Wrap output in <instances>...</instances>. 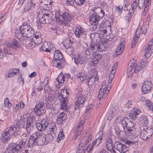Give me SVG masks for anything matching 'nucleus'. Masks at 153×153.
Wrapping results in <instances>:
<instances>
[{
  "label": "nucleus",
  "instance_id": "obj_14",
  "mask_svg": "<svg viewBox=\"0 0 153 153\" xmlns=\"http://www.w3.org/2000/svg\"><path fill=\"white\" fill-rule=\"evenodd\" d=\"M35 117L33 116L27 117L25 126V128L27 133H30L33 129V124Z\"/></svg>",
  "mask_w": 153,
  "mask_h": 153
},
{
  "label": "nucleus",
  "instance_id": "obj_61",
  "mask_svg": "<svg viewBox=\"0 0 153 153\" xmlns=\"http://www.w3.org/2000/svg\"><path fill=\"white\" fill-rule=\"evenodd\" d=\"M59 136L60 137V138H61V139H63L65 137V135L64 134V132L62 130H60V132L59 134Z\"/></svg>",
  "mask_w": 153,
  "mask_h": 153
},
{
  "label": "nucleus",
  "instance_id": "obj_49",
  "mask_svg": "<svg viewBox=\"0 0 153 153\" xmlns=\"http://www.w3.org/2000/svg\"><path fill=\"white\" fill-rule=\"evenodd\" d=\"M4 107L10 108L12 104L9 101V99L7 98H6L4 100Z\"/></svg>",
  "mask_w": 153,
  "mask_h": 153
},
{
  "label": "nucleus",
  "instance_id": "obj_29",
  "mask_svg": "<svg viewBox=\"0 0 153 153\" xmlns=\"http://www.w3.org/2000/svg\"><path fill=\"white\" fill-rule=\"evenodd\" d=\"M94 13L93 14L100 18H102L104 16V11L100 7H97L95 8L94 10Z\"/></svg>",
  "mask_w": 153,
  "mask_h": 153
},
{
  "label": "nucleus",
  "instance_id": "obj_28",
  "mask_svg": "<svg viewBox=\"0 0 153 153\" xmlns=\"http://www.w3.org/2000/svg\"><path fill=\"white\" fill-rule=\"evenodd\" d=\"M85 59L84 57H82L81 55H79L77 57L74 58V62L77 65L80 64L85 65L86 64Z\"/></svg>",
  "mask_w": 153,
  "mask_h": 153
},
{
  "label": "nucleus",
  "instance_id": "obj_20",
  "mask_svg": "<svg viewBox=\"0 0 153 153\" xmlns=\"http://www.w3.org/2000/svg\"><path fill=\"white\" fill-rule=\"evenodd\" d=\"M90 146L89 144L87 147L84 143H81L76 148V153H88V149L90 148Z\"/></svg>",
  "mask_w": 153,
  "mask_h": 153
},
{
  "label": "nucleus",
  "instance_id": "obj_25",
  "mask_svg": "<svg viewBox=\"0 0 153 153\" xmlns=\"http://www.w3.org/2000/svg\"><path fill=\"white\" fill-rule=\"evenodd\" d=\"M74 34L78 37L80 38L83 36L84 35L86 34V32L85 30L81 28L80 26L76 27Z\"/></svg>",
  "mask_w": 153,
  "mask_h": 153
},
{
  "label": "nucleus",
  "instance_id": "obj_54",
  "mask_svg": "<svg viewBox=\"0 0 153 153\" xmlns=\"http://www.w3.org/2000/svg\"><path fill=\"white\" fill-rule=\"evenodd\" d=\"M145 0H139L138 2V7L139 9L143 8L145 4Z\"/></svg>",
  "mask_w": 153,
  "mask_h": 153
},
{
  "label": "nucleus",
  "instance_id": "obj_40",
  "mask_svg": "<svg viewBox=\"0 0 153 153\" xmlns=\"http://www.w3.org/2000/svg\"><path fill=\"white\" fill-rule=\"evenodd\" d=\"M59 27H53L51 28L50 32H53L54 36H56V34H60L62 33V31L59 30Z\"/></svg>",
  "mask_w": 153,
  "mask_h": 153
},
{
  "label": "nucleus",
  "instance_id": "obj_13",
  "mask_svg": "<svg viewBox=\"0 0 153 153\" xmlns=\"http://www.w3.org/2000/svg\"><path fill=\"white\" fill-rule=\"evenodd\" d=\"M77 97V100L74 104L75 110H77L80 107H82L86 100V97L83 94H78Z\"/></svg>",
  "mask_w": 153,
  "mask_h": 153
},
{
  "label": "nucleus",
  "instance_id": "obj_50",
  "mask_svg": "<svg viewBox=\"0 0 153 153\" xmlns=\"http://www.w3.org/2000/svg\"><path fill=\"white\" fill-rule=\"evenodd\" d=\"M134 13V12H133L132 10H130V9L129 10L127 16L126 17V19L128 21H129L131 19L132 16L133 15Z\"/></svg>",
  "mask_w": 153,
  "mask_h": 153
},
{
  "label": "nucleus",
  "instance_id": "obj_34",
  "mask_svg": "<svg viewBox=\"0 0 153 153\" xmlns=\"http://www.w3.org/2000/svg\"><path fill=\"white\" fill-rule=\"evenodd\" d=\"M84 123L83 121H80L78 127L75 129V131L77 133L76 136H79V135L81 134V130L83 127Z\"/></svg>",
  "mask_w": 153,
  "mask_h": 153
},
{
  "label": "nucleus",
  "instance_id": "obj_24",
  "mask_svg": "<svg viewBox=\"0 0 153 153\" xmlns=\"http://www.w3.org/2000/svg\"><path fill=\"white\" fill-rule=\"evenodd\" d=\"M98 79V77L94 76L92 75H90L88 76L86 81V83L88 86H91L93 85L95 81H97Z\"/></svg>",
  "mask_w": 153,
  "mask_h": 153
},
{
  "label": "nucleus",
  "instance_id": "obj_18",
  "mask_svg": "<svg viewBox=\"0 0 153 153\" xmlns=\"http://www.w3.org/2000/svg\"><path fill=\"white\" fill-rule=\"evenodd\" d=\"M109 24L110 25H108L107 26H105L103 24L99 25V30L98 33L101 35H104L106 33H108V34L111 33V30L110 26V23Z\"/></svg>",
  "mask_w": 153,
  "mask_h": 153
},
{
  "label": "nucleus",
  "instance_id": "obj_52",
  "mask_svg": "<svg viewBox=\"0 0 153 153\" xmlns=\"http://www.w3.org/2000/svg\"><path fill=\"white\" fill-rule=\"evenodd\" d=\"M75 3L78 5H82L86 2L85 0H74Z\"/></svg>",
  "mask_w": 153,
  "mask_h": 153
},
{
  "label": "nucleus",
  "instance_id": "obj_35",
  "mask_svg": "<svg viewBox=\"0 0 153 153\" xmlns=\"http://www.w3.org/2000/svg\"><path fill=\"white\" fill-rule=\"evenodd\" d=\"M66 78L62 73H61L56 78V82H57L58 85H60L61 84L64 83Z\"/></svg>",
  "mask_w": 153,
  "mask_h": 153
},
{
  "label": "nucleus",
  "instance_id": "obj_3",
  "mask_svg": "<svg viewBox=\"0 0 153 153\" xmlns=\"http://www.w3.org/2000/svg\"><path fill=\"white\" fill-rule=\"evenodd\" d=\"M134 60H131L129 62L128 68L127 72V76L129 78L132 77L134 73L137 74L143 68L145 65L143 61H141L137 64L134 63Z\"/></svg>",
  "mask_w": 153,
  "mask_h": 153
},
{
  "label": "nucleus",
  "instance_id": "obj_55",
  "mask_svg": "<svg viewBox=\"0 0 153 153\" xmlns=\"http://www.w3.org/2000/svg\"><path fill=\"white\" fill-rule=\"evenodd\" d=\"M45 104L46 105V108L47 109H51L54 108V106L53 104L51 103H50V102H46Z\"/></svg>",
  "mask_w": 153,
  "mask_h": 153
},
{
  "label": "nucleus",
  "instance_id": "obj_23",
  "mask_svg": "<svg viewBox=\"0 0 153 153\" xmlns=\"http://www.w3.org/2000/svg\"><path fill=\"white\" fill-rule=\"evenodd\" d=\"M100 19V18L98 16H96L93 14L90 16L89 18L90 23L93 25L97 24Z\"/></svg>",
  "mask_w": 153,
  "mask_h": 153
},
{
  "label": "nucleus",
  "instance_id": "obj_31",
  "mask_svg": "<svg viewBox=\"0 0 153 153\" xmlns=\"http://www.w3.org/2000/svg\"><path fill=\"white\" fill-rule=\"evenodd\" d=\"M140 112L141 111L139 109H137L129 113L128 116L131 119L134 120L136 119L137 116L140 114Z\"/></svg>",
  "mask_w": 153,
  "mask_h": 153
},
{
  "label": "nucleus",
  "instance_id": "obj_19",
  "mask_svg": "<svg viewBox=\"0 0 153 153\" xmlns=\"http://www.w3.org/2000/svg\"><path fill=\"white\" fill-rule=\"evenodd\" d=\"M125 40L124 38L121 39L120 43L117 46L115 53L114 55V56H117L118 55H120L123 51L125 44Z\"/></svg>",
  "mask_w": 153,
  "mask_h": 153
},
{
  "label": "nucleus",
  "instance_id": "obj_46",
  "mask_svg": "<svg viewBox=\"0 0 153 153\" xmlns=\"http://www.w3.org/2000/svg\"><path fill=\"white\" fill-rule=\"evenodd\" d=\"M46 143L47 141L45 137L43 136L42 134V137L38 139L39 146H42L46 144Z\"/></svg>",
  "mask_w": 153,
  "mask_h": 153
},
{
  "label": "nucleus",
  "instance_id": "obj_41",
  "mask_svg": "<svg viewBox=\"0 0 153 153\" xmlns=\"http://www.w3.org/2000/svg\"><path fill=\"white\" fill-rule=\"evenodd\" d=\"M19 73V69H18L17 70H15L14 69H13L12 70L8 72L7 74L6 75V76L8 78L13 77L16 74H18Z\"/></svg>",
  "mask_w": 153,
  "mask_h": 153
},
{
  "label": "nucleus",
  "instance_id": "obj_16",
  "mask_svg": "<svg viewBox=\"0 0 153 153\" xmlns=\"http://www.w3.org/2000/svg\"><path fill=\"white\" fill-rule=\"evenodd\" d=\"M107 45L105 44L102 43L100 44H97L95 43L90 44V48L93 51H98L100 52L105 51L107 49Z\"/></svg>",
  "mask_w": 153,
  "mask_h": 153
},
{
  "label": "nucleus",
  "instance_id": "obj_48",
  "mask_svg": "<svg viewBox=\"0 0 153 153\" xmlns=\"http://www.w3.org/2000/svg\"><path fill=\"white\" fill-rule=\"evenodd\" d=\"M54 132H53L52 134H53ZM48 134L46 136H45L47 141V143H46V144L47 143L51 142L53 140V137L51 134Z\"/></svg>",
  "mask_w": 153,
  "mask_h": 153
},
{
  "label": "nucleus",
  "instance_id": "obj_64",
  "mask_svg": "<svg viewBox=\"0 0 153 153\" xmlns=\"http://www.w3.org/2000/svg\"><path fill=\"white\" fill-rule=\"evenodd\" d=\"M29 22V20H25V21L23 22V24L21 26H23L25 25L29 26L28 25Z\"/></svg>",
  "mask_w": 153,
  "mask_h": 153
},
{
  "label": "nucleus",
  "instance_id": "obj_39",
  "mask_svg": "<svg viewBox=\"0 0 153 153\" xmlns=\"http://www.w3.org/2000/svg\"><path fill=\"white\" fill-rule=\"evenodd\" d=\"M15 36L16 37L19 39L20 41H22L24 39L25 36H23V34L20 30H16L15 32Z\"/></svg>",
  "mask_w": 153,
  "mask_h": 153
},
{
  "label": "nucleus",
  "instance_id": "obj_33",
  "mask_svg": "<svg viewBox=\"0 0 153 153\" xmlns=\"http://www.w3.org/2000/svg\"><path fill=\"white\" fill-rule=\"evenodd\" d=\"M21 45L16 39H13L8 45V48L9 47L12 48H16L20 47Z\"/></svg>",
  "mask_w": 153,
  "mask_h": 153
},
{
  "label": "nucleus",
  "instance_id": "obj_32",
  "mask_svg": "<svg viewBox=\"0 0 153 153\" xmlns=\"http://www.w3.org/2000/svg\"><path fill=\"white\" fill-rule=\"evenodd\" d=\"M120 118H121L120 117L118 118L116 120V122L121 123L124 128L125 127H126L128 123L130 120L127 118H125L122 120H121Z\"/></svg>",
  "mask_w": 153,
  "mask_h": 153
},
{
  "label": "nucleus",
  "instance_id": "obj_45",
  "mask_svg": "<svg viewBox=\"0 0 153 153\" xmlns=\"http://www.w3.org/2000/svg\"><path fill=\"white\" fill-rule=\"evenodd\" d=\"M46 143L47 141L45 137L43 136L42 134V137L38 139L39 146H42L46 144Z\"/></svg>",
  "mask_w": 153,
  "mask_h": 153
},
{
  "label": "nucleus",
  "instance_id": "obj_56",
  "mask_svg": "<svg viewBox=\"0 0 153 153\" xmlns=\"http://www.w3.org/2000/svg\"><path fill=\"white\" fill-rule=\"evenodd\" d=\"M137 3L136 1H134L131 5V8L130 10H132L133 12H134V10L136 9L137 7Z\"/></svg>",
  "mask_w": 153,
  "mask_h": 153
},
{
  "label": "nucleus",
  "instance_id": "obj_2",
  "mask_svg": "<svg viewBox=\"0 0 153 153\" xmlns=\"http://www.w3.org/2000/svg\"><path fill=\"white\" fill-rule=\"evenodd\" d=\"M20 127L18 124H14L9 127L3 132L2 134L1 140L3 143L7 142L10 139V136H17L20 134Z\"/></svg>",
  "mask_w": 153,
  "mask_h": 153
},
{
  "label": "nucleus",
  "instance_id": "obj_63",
  "mask_svg": "<svg viewBox=\"0 0 153 153\" xmlns=\"http://www.w3.org/2000/svg\"><path fill=\"white\" fill-rule=\"evenodd\" d=\"M94 26L92 28V30L94 31H96L98 33L99 30V27H98L96 25H93Z\"/></svg>",
  "mask_w": 153,
  "mask_h": 153
},
{
  "label": "nucleus",
  "instance_id": "obj_27",
  "mask_svg": "<svg viewBox=\"0 0 153 153\" xmlns=\"http://www.w3.org/2000/svg\"><path fill=\"white\" fill-rule=\"evenodd\" d=\"M94 53L93 55L91 58L92 59V62L94 64H96L98 63L101 59L102 55L95 53V51H93Z\"/></svg>",
  "mask_w": 153,
  "mask_h": 153
},
{
  "label": "nucleus",
  "instance_id": "obj_36",
  "mask_svg": "<svg viewBox=\"0 0 153 153\" xmlns=\"http://www.w3.org/2000/svg\"><path fill=\"white\" fill-rule=\"evenodd\" d=\"M65 113L63 112L60 113L58 115L56 119V120L58 123H61L63 121L65 120Z\"/></svg>",
  "mask_w": 153,
  "mask_h": 153
},
{
  "label": "nucleus",
  "instance_id": "obj_58",
  "mask_svg": "<svg viewBox=\"0 0 153 153\" xmlns=\"http://www.w3.org/2000/svg\"><path fill=\"white\" fill-rule=\"evenodd\" d=\"M111 85L110 84L109 85V87H107L106 88L104 92V97H106L107 96V94L109 93V91L110 89Z\"/></svg>",
  "mask_w": 153,
  "mask_h": 153
},
{
  "label": "nucleus",
  "instance_id": "obj_4",
  "mask_svg": "<svg viewBox=\"0 0 153 153\" xmlns=\"http://www.w3.org/2000/svg\"><path fill=\"white\" fill-rule=\"evenodd\" d=\"M36 127L38 130L42 132L45 131L48 127L49 129L48 131H50V133L51 134H52L53 132H56L57 130L55 123H49L47 119H43L41 121L40 123H36Z\"/></svg>",
  "mask_w": 153,
  "mask_h": 153
},
{
  "label": "nucleus",
  "instance_id": "obj_43",
  "mask_svg": "<svg viewBox=\"0 0 153 153\" xmlns=\"http://www.w3.org/2000/svg\"><path fill=\"white\" fill-rule=\"evenodd\" d=\"M34 30L30 26V28L29 29L27 33H25L26 35L25 37L30 38L34 35Z\"/></svg>",
  "mask_w": 153,
  "mask_h": 153
},
{
  "label": "nucleus",
  "instance_id": "obj_59",
  "mask_svg": "<svg viewBox=\"0 0 153 153\" xmlns=\"http://www.w3.org/2000/svg\"><path fill=\"white\" fill-rule=\"evenodd\" d=\"M44 86L45 92H48V91H50L51 88L50 86L47 84L45 85H44Z\"/></svg>",
  "mask_w": 153,
  "mask_h": 153
},
{
  "label": "nucleus",
  "instance_id": "obj_11",
  "mask_svg": "<svg viewBox=\"0 0 153 153\" xmlns=\"http://www.w3.org/2000/svg\"><path fill=\"white\" fill-rule=\"evenodd\" d=\"M114 149L120 153H125L129 150V147L120 142L116 141L114 143Z\"/></svg>",
  "mask_w": 153,
  "mask_h": 153
},
{
  "label": "nucleus",
  "instance_id": "obj_26",
  "mask_svg": "<svg viewBox=\"0 0 153 153\" xmlns=\"http://www.w3.org/2000/svg\"><path fill=\"white\" fill-rule=\"evenodd\" d=\"M134 124L132 123L131 120L129 121L126 127V132L127 133H129L130 134H132L134 133L135 130L134 127Z\"/></svg>",
  "mask_w": 153,
  "mask_h": 153
},
{
  "label": "nucleus",
  "instance_id": "obj_57",
  "mask_svg": "<svg viewBox=\"0 0 153 153\" xmlns=\"http://www.w3.org/2000/svg\"><path fill=\"white\" fill-rule=\"evenodd\" d=\"M41 37V34L39 32H36L35 34V36H33L32 39H35L36 38H39Z\"/></svg>",
  "mask_w": 153,
  "mask_h": 153
},
{
  "label": "nucleus",
  "instance_id": "obj_60",
  "mask_svg": "<svg viewBox=\"0 0 153 153\" xmlns=\"http://www.w3.org/2000/svg\"><path fill=\"white\" fill-rule=\"evenodd\" d=\"M116 9H117V11H118V12H119V14H121L122 12V6L121 5H120L118 7H117Z\"/></svg>",
  "mask_w": 153,
  "mask_h": 153
},
{
  "label": "nucleus",
  "instance_id": "obj_30",
  "mask_svg": "<svg viewBox=\"0 0 153 153\" xmlns=\"http://www.w3.org/2000/svg\"><path fill=\"white\" fill-rule=\"evenodd\" d=\"M36 3L34 0H31L29 2L26 4L24 7V10L26 11H29L32 8H35Z\"/></svg>",
  "mask_w": 153,
  "mask_h": 153
},
{
  "label": "nucleus",
  "instance_id": "obj_21",
  "mask_svg": "<svg viewBox=\"0 0 153 153\" xmlns=\"http://www.w3.org/2000/svg\"><path fill=\"white\" fill-rule=\"evenodd\" d=\"M152 84L150 81H147L144 82L142 87V90L144 94L148 92L151 90Z\"/></svg>",
  "mask_w": 153,
  "mask_h": 153
},
{
  "label": "nucleus",
  "instance_id": "obj_1",
  "mask_svg": "<svg viewBox=\"0 0 153 153\" xmlns=\"http://www.w3.org/2000/svg\"><path fill=\"white\" fill-rule=\"evenodd\" d=\"M65 91H63V93L62 92L60 93H56L53 94L51 93L48 97L46 99V102H50L54 98H58L60 101V105L61 108L63 110H67L68 109V93L66 90H64Z\"/></svg>",
  "mask_w": 153,
  "mask_h": 153
},
{
  "label": "nucleus",
  "instance_id": "obj_53",
  "mask_svg": "<svg viewBox=\"0 0 153 153\" xmlns=\"http://www.w3.org/2000/svg\"><path fill=\"white\" fill-rule=\"evenodd\" d=\"M32 40L36 45H39L42 42V38L32 39Z\"/></svg>",
  "mask_w": 153,
  "mask_h": 153
},
{
  "label": "nucleus",
  "instance_id": "obj_17",
  "mask_svg": "<svg viewBox=\"0 0 153 153\" xmlns=\"http://www.w3.org/2000/svg\"><path fill=\"white\" fill-rule=\"evenodd\" d=\"M105 147L111 153H117L115 150L114 143L111 138H108L106 140Z\"/></svg>",
  "mask_w": 153,
  "mask_h": 153
},
{
  "label": "nucleus",
  "instance_id": "obj_8",
  "mask_svg": "<svg viewBox=\"0 0 153 153\" xmlns=\"http://www.w3.org/2000/svg\"><path fill=\"white\" fill-rule=\"evenodd\" d=\"M42 137V134L37 131L32 134L27 144V146L32 148L34 146H39L38 139Z\"/></svg>",
  "mask_w": 153,
  "mask_h": 153
},
{
  "label": "nucleus",
  "instance_id": "obj_6",
  "mask_svg": "<svg viewBox=\"0 0 153 153\" xmlns=\"http://www.w3.org/2000/svg\"><path fill=\"white\" fill-rule=\"evenodd\" d=\"M54 50L55 51L54 52L53 59L52 61L53 65L56 67H58L59 69L62 68L64 67L65 64V62L63 60V56L62 53L59 50H55V48Z\"/></svg>",
  "mask_w": 153,
  "mask_h": 153
},
{
  "label": "nucleus",
  "instance_id": "obj_51",
  "mask_svg": "<svg viewBox=\"0 0 153 153\" xmlns=\"http://www.w3.org/2000/svg\"><path fill=\"white\" fill-rule=\"evenodd\" d=\"M118 112V110L117 107H114L110 113V114H111L113 116H116Z\"/></svg>",
  "mask_w": 153,
  "mask_h": 153
},
{
  "label": "nucleus",
  "instance_id": "obj_15",
  "mask_svg": "<svg viewBox=\"0 0 153 153\" xmlns=\"http://www.w3.org/2000/svg\"><path fill=\"white\" fill-rule=\"evenodd\" d=\"M21 148V146L20 144L15 143H11L9 145L7 151L8 153H18Z\"/></svg>",
  "mask_w": 153,
  "mask_h": 153
},
{
  "label": "nucleus",
  "instance_id": "obj_42",
  "mask_svg": "<svg viewBox=\"0 0 153 153\" xmlns=\"http://www.w3.org/2000/svg\"><path fill=\"white\" fill-rule=\"evenodd\" d=\"M105 87V86L102 85V86L98 94V98L100 100L104 96V91Z\"/></svg>",
  "mask_w": 153,
  "mask_h": 153
},
{
  "label": "nucleus",
  "instance_id": "obj_12",
  "mask_svg": "<svg viewBox=\"0 0 153 153\" xmlns=\"http://www.w3.org/2000/svg\"><path fill=\"white\" fill-rule=\"evenodd\" d=\"M52 15L53 14L51 12H49V13H46L42 14V16H39V22L43 24L50 23L53 20Z\"/></svg>",
  "mask_w": 153,
  "mask_h": 153
},
{
  "label": "nucleus",
  "instance_id": "obj_5",
  "mask_svg": "<svg viewBox=\"0 0 153 153\" xmlns=\"http://www.w3.org/2000/svg\"><path fill=\"white\" fill-rule=\"evenodd\" d=\"M55 13V17L56 21H59L62 25L66 26L69 24L71 17L68 12H61L58 10Z\"/></svg>",
  "mask_w": 153,
  "mask_h": 153
},
{
  "label": "nucleus",
  "instance_id": "obj_38",
  "mask_svg": "<svg viewBox=\"0 0 153 153\" xmlns=\"http://www.w3.org/2000/svg\"><path fill=\"white\" fill-rule=\"evenodd\" d=\"M30 28V26L25 25L23 26H21L19 27V30L22 32V33L23 34V36H25V33H27L28 30Z\"/></svg>",
  "mask_w": 153,
  "mask_h": 153
},
{
  "label": "nucleus",
  "instance_id": "obj_62",
  "mask_svg": "<svg viewBox=\"0 0 153 153\" xmlns=\"http://www.w3.org/2000/svg\"><path fill=\"white\" fill-rule=\"evenodd\" d=\"M48 47V43L47 42L43 44L42 45V49L44 51L46 48H47Z\"/></svg>",
  "mask_w": 153,
  "mask_h": 153
},
{
  "label": "nucleus",
  "instance_id": "obj_47",
  "mask_svg": "<svg viewBox=\"0 0 153 153\" xmlns=\"http://www.w3.org/2000/svg\"><path fill=\"white\" fill-rule=\"evenodd\" d=\"M77 76L78 79H79L81 82L83 81L86 79L85 74L83 72L78 73L77 74Z\"/></svg>",
  "mask_w": 153,
  "mask_h": 153
},
{
  "label": "nucleus",
  "instance_id": "obj_22",
  "mask_svg": "<svg viewBox=\"0 0 153 153\" xmlns=\"http://www.w3.org/2000/svg\"><path fill=\"white\" fill-rule=\"evenodd\" d=\"M102 140V136H100L97 138L95 139L93 141L92 145L90 146L89 151L91 150L95 146V147H98L99 145L101 143Z\"/></svg>",
  "mask_w": 153,
  "mask_h": 153
},
{
  "label": "nucleus",
  "instance_id": "obj_10",
  "mask_svg": "<svg viewBox=\"0 0 153 153\" xmlns=\"http://www.w3.org/2000/svg\"><path fill=\"white\" fill-rule=\"evenodd\" d=\"M153 134V130L151 127H146L143 129L140 136L143 140H146L151 137Z\"/></svg>",
  "mask_w": 153,
  "mask_h": 153
},
{
  "label": "nucleus",
  "instance_id": "obj_37",
  "mask_svg": "<svg viewBox=\"0 0 153 153\" xmlns=\"http://www.w3.org/2000/svg\"><path fill=\"white\" fill-rule=\"evenodd\" d=\"M94 53V51L92 50V49L90 47L89 48H87L85 51V58H89L91 55H93Z\"/></svg>",
  "mask_w": 153,
  "mask_h": 153
},
{
  "label": "nucleus",
  "instance_id": "obj_7",
  "mask_svg": "<svg viewBox=\"0 0 153 153\" xmlns=\"http://www.w3.org/2000/svg\"><path fill=\"white\" fill-rule=\"evenodd\" d=\"M118 137L128 146H133L137 143V140H128L127 137L128 135L131 136L132 134H130L129 133H127L126 130V131H120L118 133L117 132Z\"/></svg>",
  "mask_w": 153,
  "mask_h": 153
},
{
  "label": "nucleus",
  "instance_id": "obj_9",
  "mask_svg": "<svg viewBox=\"0 0 153 153\" xmlns=\"http://www.w3.org/2000/svg\"><path fill=\"white\" fill-rule=\"evenodd\" d=\"M44 105V102L42 101H39L36 103L34 111L37 115L41 116L44 114L45 111L43 108Z\"/></svg>",
  "mask_w": 153,
  "mask_h": 153
},
{
  "label": "nucleus",
  "instance_id": "obj_44",
  "mask_svg": "<svg viewBox=\"0 0 153 153\" xmlns=\"http://www.w3.org/2000/svg\"><path fill=\"white\" fill-rule=\"evenodd\" d=\"M71 44L72 43L70 44L65 43V44H63V45L65 48L69 49L68 51L70 52V54L72 55L74 54V49L71 47Z\"/></svg>",
  "mask_w": 153,
  "mask_h": 153
}]
</instances>
